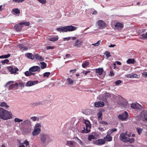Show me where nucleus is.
<instances>
[{
  "label": "nucleus",
  "instance_id": "33",
  "mask_svg": "<svg viewBox=\"0 0 147 147\" xmlns=\"http://www.w3.org/2000/svg\"><path fill=\"white\" fill-rule=\"evenodd\" d=\"M40 67L42 69H44L47 67L46 64L44 62H42L40 63Z\"/></svg>",
  "mask_w": 147,
  "mask_h": 147
},
{
  "label": "nucleus",
  "instance_id": "14",
  "mask_svg": "<svg viewBox=\"0 0 147 147\" xmlns=\"http://www.w3.org/2000/svg\"><path fill=\"white\" fill-rule=\"evenodd\" d=\"M127 134L126 132L125 133H122L120 135V139L121 140L125 142H126L127 141V140L128 138L126 137Z\"/></svg>",
  "mask_w": 147,
  "mask_h": 147
},
{
  "label": "nucleus",
  "instance_id": "61",
  "mask_svg": "<svg viewBox=\"0 0 147 147\" xmlns=\"http://www.w3.org/2000/svg\"><path fill=\"white\" fill-rule=\"evenodd\" d=\"M54 48V47L52 46H47L46 47V49L47 50H49V49H53Z\"/></svg>",
  "mask_w": 147,
  "mask_h": 147
},
{
  "label": "nucleus",
  "instance_id": "49",
  "mask_svg": "<svg viewBox=\"0 0 147 147\" xmlns=\"http://www.w3.org/2000/svg\"><path fill=\"white\" fill-rule=\"evenodd\" d=\"M14 82H15L13 81H9L6 83V84L4 86L5 87H6L8 86V85L10 83H14Z\"/></svg>",
  "mask_w": 147,
  "mask_h": 147
},
{
  "label": "nucleus",
  "instance_id": "25",
  "mask_svg": "<svg viewBox=\"0 0 147 147\" xmlns=\"http://www.w3.org/2000/svg\"><path fill=\"white\" fill-rule=\"evenodd\" d=\"M31 122L28 119H26L24 121L22 122L21 123V124L23 125H29L31 124Z\"/></svg>",
  "mask_w": 147,
  "mask_h": 147
},
{
  "label": "nucleus",
  "instance_id": "38",
  "mask_svg": "<svg viewBox=\"0 0 147 147\" xmlns=\"http://www.w3.org/2000/svg\"><path fill=\"white\" fill-rule=\"evenodd\" d=\"M31 119H32L33 121H38L39 120V118L38 117L33 116L31 117L30 118Z\"/></svg>",
  "mask_w": 147,
  "mask_h": 147
},
{
  "label": "nucleus",
  "instance_id": "13",
  "mask_svg": "<svg viewBox=\"0 0 147 147\" xmlns=\"http://www.w3.org/2000/svg\"><path fill=\"white\" fill-rule=\"evenodd\" d=\"M40 67L38 66H34L30 67L29 69V71H31V72L40 71Z\"/></svg>",
  "mask_w": 147,
  "mask_h": 147
},
{
  "label": "nucleus",
  "instance_id": "48",
  "mask_svg": "<svg viewBox=\"0 0 147 147\" xmlns=\"http://www.w3.org/2000/svg\"><path fill=\"white\" fill-rule=\"evenodd\" d=\"M9 60L7 59H5L1 61V63L3 65L5 64V63H7L9 62Z\"/></svg>",
  "mask_w": 147,
  "mask_h": 147
},
{
  "label": "nucleus",
  "instance_id": "63",
  "mask_svg": "<svg viewBox=\"0 0 147 147\" xmlns=\"http://www.w3.org/2000/svg\"><path fill=\"white\" fill-rule=\"evenodd\" d=\"M77 141L78 142V143H79L81 145H83V143L82 141L80 139H79L78 140H77Z\"/></svg>",
  "mask_w": 147,
  "mask_h": 147
},
{
  "label": "nucleus",
  "instance_id": "19",
  "mask_svg": "<svg viewBox=\"0 0 147 147\" xmlns=\"http://www.w3.org/2000/svg\"><path fill=\"white\" fill-rule=\"evenodd\" d=\"M115 27L118 30H121L123 28V24L122 23L117 22L115 25Z\"/></svg>",
  "mask_w": 147,
  "mask_h": 147
},
{
  "label": "nucleus",
  "instance_id": "5",
  "mask_svg": "<svg viewBox=\"0 0 147 147\" xmlns=\"http://www.w3.org/2000/svg\"><path fill=\"white\" fill-rule=\"evenodd\" d=\"M22 25H25L26 26H28L30 25V23L28 22H22L20 23L16 24L14 26L15 29L17 32L20 31L21 30L22 27Z\"/></svg>",
  "mask_w": 147,
  "mask_h": 147
},
{
  "label": "nucleus",
  "instance_id": "42",
  "mask_svg": "<svg viewBox=\"0 0 147 147\" xmlns=\"http://www.w3.org/2000/svg\"><path fill=\"white\" fill-rule=\"evenodd\" d=\"M101 41L100 40H98L96 43L92 44V45L94 47H97L101 43Z\"/></svg>",
  "mask_w": 147,
  "mask_h": 147
},
{
  "label": "nucleus",
  "instance_id": "11",
  "mask_svg": "<svg viewBox=\"0 0 147 147\" xmlns=\"http://www.w3.org/2000/svg\"><path fill=\"white\" fill-rule=\"evenodd\" d=\"M105 143V141L104 139H102L96 140L94 142V143L97 145H101L104 144Z\"/></svg>",
  "mask_w": 147,
  "mask_h": 147
},
{
  "label": "nucleus",
  "instance_id": "1",
  "mask_svg": "<svg viewBox=\"0 0 147 147\" xmlns=\"http://www.w3.org/2000/svg\"><path fill=\"white\" fill-rule=\"evenodd\" d=\"M12 115L7 111L0 107V118L3 120H7L11 118Z\"/></svg>",
  "mask_w": 147,
  "mask_h": 147
},
{
  "label": "nucleus",
  "instance_id": "62",
  "mask_svg": "<svg viewBox=\"0 0 147 147\" xmlns=\"http://www.w3.org/2000/svg\"><path fill=\"white\" fill-rule=\"evenodd\" d=\"M71 37H68L66 38H63V40L64 41H68L70 39Z\"/></svg>",
  "mask_w": 147,
  "mask_h": 147
},
{
  "label": "nucleus",
  "instance_id": "57",
  "mask_svg": "<svg viewBox=\"0 0 147 147\" xmlns=\"http://www.w3.org/2000/svg\"><path fill=\"white\" fill-rule=\"evenodd\" d=\"M114 75V74L113 72V71H110V74H109V76H113Z\"/></svg>",
  "mask_w": 147,
  "mask_h": 147
},
{
  "label": "nucleus",
  "instance_id": "47",
  "mask_svg": "<svg viewBox=\"0 0 147 147\" xmlns=\"http://www.w3.org/2000/svg\"><path fill=\"white\" fill-rule=\"evenodd\" d=\"M90 110L89 109H87L84 111H83V113L84 114L88 115L90 114L91 112L90 111Z\"/></svg>",
  "mask_w": 147,
  "mask_h": 147
},
{
  "label": "nucleus",
  "instance_id": "10",
  "mask_svg": "<svg viewBox=\"0 0 147 147\" xmlns=\"http://www.w3.org/2000/svg\"><path fill=\"white\" fill-rule=\"evenodd\" d=\"M7 69L11 74H14L16 73L17 71H18L19 70V69L15 67H12L11 66L8 67Z\"/></svg>",
  "mask_w": 147,
  "mask_h": 147
},
{
  "label": "nucleus",
  "instance_id": "32",
  "mask_svg": "<svg viewBox=\"0 0 147 147\" xmlns=\"http://www.w3.org/2000/svg\"><path fill=\"white\" fill-rule=\"evenodd\" d=\"M58 36H56L49 38V40L51 41H55L58 40Z\"/></svg>",
  "mask_w": 147,
  "mask_h": 147
},
{
  "label": "nucleus",
  "instance_id": "53",
  "mask_svg": "<svg viewBox=\"0 0 147 147\" xmlns=\"http://www.w3.org/2000/svg\"><path fill=\"white\" fill-rule=\"evenodd\" d=\"M42 102L41 101H38L36 102V103H34L35 106H38L40 105H42Z\"/></svg>",
  "mask_w": 147,
  "mask_h": 147
},
{
  "label": "nucleus",
  "instance_id": "46",
  "mask_svg": "<svg viewBox=\"0 0 147 147\" xmlns=\"http://www.w3.org/2000/svg\"><path fill=\"white\" fill-rule=\"evenodd\" d=\"M132 78H139V76L136 74L132 73Z\"/></svg>",
  "mask_w": 147,
  "mask_h": 147
},
{
  "label": "nucleus",
  "instance_id": "28",
  "mask_svg": "<svg viewBox=\"0 0 147 147\" xmlns=\"http://www.w3.org/2000/svg\"><path fill=\"white\" fill-rule=\"evenodd\" d=\"M117 129L116 128H113L109 129L108 131L107 132V135H111L114 132L116 131Z\"/></svg>",
  "mask_w": 147,
  "mask_h": 147
},
{
  "label": "nucleus",
  "instance_id": "58",
  "mask_svg": "<svg viewBox=\"0 0 147 147\" xmlns=\"http://www.w3.org/2000/svg\"><path fill=\"white\" fill-rule=\"evenodd\" d=\"M121 83V80H118L116 81L115 83V84L117 85Z\"/></svg>",
  "mask_w": 147,
  "mask_h": 147
},
{
  "label": "nucleus",
  "instance_id": "29",
  "mask_svg": "<svg viewBox=\"0 0 147 147\" xmlns=\"http://www.w3.org/2000/svg\"><path fill=\"white\" fill-rule=\"evenodd\" d=\"M19 47L20 49L23 51H26L28 49V48L26 46H24L22 44L18 46Z\"/></svg>",
  "mask_w": 147,
  "mask_h": 147
},
{
  "label": "nucleus",
  "instance_id": "7",
  "mask_svg": "<svg viewBox=\"0 0 147 147\" xmlns=\"http://www.w3.org/2000/svg\"><path fill=\"white\" fill-rule=\"evenodd\" d=\"M137 117L140 119L144 121H147V111H144L141 113L140 115L138 116Z\"/></svg>",
  "mask_w": 147,
  "mask_h": 147
},
{
  "label": "nucleus",
  "instance_id": "54",
  "mask_svg": "<svg viewBox=\"0 0 147 147\" xmlns=\"http://www.w3.org/2000/svg\"><path fill=\"white\" fill-rule=\"evenodd\" d=\"M13 1L16 3H22L25 0H12Z\"/></svg>",
  "mask_w": 147,
  "mask_h": 147
},
{
  "label": "nucleus",
  "instance_id": "27",
  "mask_svg": "<svg viewBox=\"0 0 147 147\" xmlns=\"http://www.w3.org/2000/svg\"><path fill=\"white\" fill-rule=\"evenodd\" d=\"M25 75L27 76H34L35 75V73L31 71H27L24 72Z\"/></svg>",
  "mask_w": 147,
  "mask_h": 147
},
{
  "label": "nucleus",
  "instance_id": "44",
  "mask_svg": "<svg viewBox=\"0 0 147 147\" xmlns=\"http://www.w3.org/2000/svg\"><path fill=\"white\" fill-rule=\"evenodd\" d=\"M95 138V136L92 135L89 136L88 137V140L89 141H91L92 139H94Z\"/></svg>",
  "mask_w": 147,
  "mask_h": 147
},
{
  "label": "nucleus",
  "instance_id": "37",
  "mask_svg": "<svg viewBox=\"0 0 147 147\" xmlns=\"http://www.w3.org/2000/svg\"><path fill=\"white\" fill-rule=\"evenodd\" d=\"M105 55L107 59H108L109 57L111 56V55L110 54V53L108 51H106L105 53Z\"/></svg>",
  "mask_w": 147,
  "mask_h": 147
},
{
  "label": "nucleus",
  "instance_id": "20",
  "mask_svg": "<svg viewBox=\"0 0 147 147\" xmlns=\"http://www.w3.org/2000/svg\"><path fill=\"white\" fill-rule=\"evenodd\" d=\"M75 142L73 141H66V145L70 147H74L75 145Z\"/></svg>",
  "mask_w": 147,
  "mask_h": 147
},
{
  "label": "nucleus",
  "instance_id": "6",
  "mask_svg": "<svg viewBox=\"0 0 147 147\" xmlns=\"http://www.w3.org/2000/svg\"><path fill=\"white\" fill-rule=\"evenodd\" d=\"M41 127V124L38 123L35 124L32 132V134L34 136H36L39 134L41 131L40 128Z\"/></svg>",
  "mask_w": 147,
  "mask_h": 147
},
{
  "label": "nucleus",
  "instance_id": "12",
  "mask_svg": "<svg viewBox=\"0 0 147 147\" xmlns=\"http://www.w3.org/2000/svg\"><path fill=\"white\" fill-rule=\"evenodd\" d=\"M118 118L122 120L126 119L128 117V113L126 111H125L123 113L118 115Z\"/></svg>",
  "mask_w": 147,
  "mask_h": 147
},
{
  "label": "nucleus",
  "instance_id": "52",
  "mask_svg": "<svg viewBox=\"0 0 147 147\" xmlns=\"http://www.w3.org/2000/svg\"><path fill=\"white\" fill-rule=\"evenodd\" d=\"M142 129L140 128H137V131L139 134H140L142 132Z\"/></svg>",
  "mask_w": 147,
  "mask_h": 147
},
{
  "label": "nucleus",
  "instance_id": "60",
  "mask_svg": "<svg viewBox=\"0 0 147 147\" xmlns=\"http://www.w3.org/2000/svg\"><path fill=\"white\" fill-rule=\"evenodd\" d=\"M143 76L146 77L147 78V72H144L142 73Z\"/></svg>",
  "mask_w": 147,
  "mask_h": 147
},
{
  "label": "nucleus",
  "instance_id": "43",
  "mask_svg": "<svg viewBox=\"0 0 147 147\" xmlns=\"http://www.w3.org/2000/svg\"><path fill=\"white\" fill-rule=\"evenodd\" d=\"M89 65V63L87 61H85L82 64V67L83 68H85L87 66Z\"/></svg>",
  "mask_w": 147,
  "mask_h": 147
},
{
  "label": "nucleus",
  "instance_id": "17",
  "mask_svg": "<svg viewBox=\"0 0 147 147\" xmlns=\"http://www.w3.org/2000/svg\"><path fill=\"white\" fill-rule=\"evenodd\" d=\"M66 81L67 84L68 85H74L76 83L75 80H73L69 78H68L67 79Z\"/></svg>",
  "mask_w": 147,
  "mask_h": 147
},
{
  "label": "nucleus",
  "instance_id": "39",
  "mask_svg": "<svg viewBox=\"0 0 147 147\" xmlns=\"http://www.w3.org/2000/svg\"><path fill=\"white\" fill-rule=\"evenodd\" d=\"M134 138H128V139L127 140V141L126 142H129L130 143H133L134 141Z\"/></svg>",
  "mask_w": 147,
  "mask_h": 147
},
{
  "label": "nucleus",
  "instance_id": "4",
  "mask_svg": "<svg viewBox=\"0 0 147 147\" xmlns=\"http://www.w3.org/2000/svg\"><path fill=\"white\" fill-rule=\"evenodd\" d=\"M40 140L41 144H48L49 142V136L46 134H41L40 135Z\"/></svg>",
  "mask_w": 147,
  "mask_h": 147
},
{
  "label": "nucleus",
  "instance_id": "45",
  "mask_svg": "<svg viewBox=\"0 0 147 147\" xmlns=\"http://www.w3.org/2000/svg\"><path fill=\"white\" fill-rule=\"evenodd\" d=\"M141 37V38L142 39H145L147 38V32L146 34H142Z\"/></svg>",
  "mask_w": 147,
  "mask_h": 147
},
{
  "label": "nucleus",
  "instance_id": "34",
  "mask_svg": "<svg viewBox=\"0 0 147 147\" xmlns=\"http://www.w3.org/2000/svg\"><path fill=\"white\" fill-rule=\"evenodd\" d=\"M102 113L101 111H100L98 113L97 116L99 121L100 120H101L102 119Z\"/></svg>",
  "mask_w": 147,
  "mask_h": 147
},
{
  "label": "nucleus",
  "instance_id": "16",
  "mask_svg": "<svg viewBox=\"0 0 147 147\" xmlns=\"http://www.w3.org/2000/svg\"><path fill=\"white\" fill-rule=\"evenodd\" d=\"M38 83V81L37 80L28 82L26 84V86H31L37 84Z\"/></svg>",
  "mask_w": 147,
  "mask_h": 147
},
{
  "label": "nucleus",
  "instance_id": "64",
  "mask_svg": "<svg viewBox=\"0 0 147 147\" xmlns=\"http://www.w3.org/2000/svg\"><path fill=\"white\" fill-rule=\"evenodd\" d=\"M98 129L99 130L101 131H102L106 129L105 128L104 129L103 128H102L101 127H99L98 128Z\"/></svg>",
  "mask_w": 147,
  "mask_h": 147
},
{
  "label": "nucleus",
  "instance_id": "31",
  "mask_svg": "<svg viewBox=\"0 0 147 147\" xmlns=\"http://www.w3.org/2000/svg\"><path fill=\"white\" fill-rule=\"evenodd\" d=\"M135 61L133 59H129L127 61V63L128 64L134 63Z\"/></svg>",
  "mask_w": 147,
  "mask_h": 147
},
{
  "label": "nucleus",
  "instance_id": "30",
  "mask_svg": "<svg viewBox=\"0 0 147 147\" xmlns=\"http://www.w3.org/2000/svg\"><path fill=\"white\" fill-rule=\"evenodd\" d=\"M0 106L1 107H4L6 108L9 107V106L7 105V103L4 102H2L0 103Z\"/></svg>",
  "mask_w": 147,
  "mask_h": 147
},
{
  "label": "nucleus",
  "instance_id": "51",
  "mask_svg": "<svg viewBox=\"0 0 147 147\" xmlns=\"http://www.w3.org/2000/svg\"><path fill=\"white\" fill-rule=\"evenodd\" d=\"M23 143L25 144L26 146L29 145V142L27 140H25Z\"/></svg>",
  "mask_w": 147,
  "mask_h": 147
},
{
  "label": "nucleus",
  "instance_id": "23",
  "mask_svg": "<svg viewBox=\"0 0 147 147\" xmlns=\"http://www.w3.org/2000/svg\"><path fill=\"white\" fill-rule=\"evenodd\" d=\"M96 72L97 73L99 76H101L102 74V73L103 71V68H99L96 69H95Z\"/></svg>",
  "mask_w": 147,
  "mask_h": 147
},
{
  "label": "nucleus",
  "instance_id": "35",
  "mask_svg": "<svg viewBox=\"0 0 147 147\" xmlns=\"http://www.w3.org/2000/svg\"><path fill=\"white\" fill-rule=\"evenodd\" d=\"M13 11L16 14H19L20 13V9L18 8H15L13 9Z\"/></svg>",
  "mask_w": 147,
  "mask_h": 147
},
{
  "label": "nucleus",
  "instance_id": "40",
  "mask_svg": "<svg viewBox=\"0 0 147 147\" xmlns=\"http://www.w3.org/2000/svg\"><path fill=\"white\" fill-rule=\"evenodd\" d=\"M99 122L101 124L104 125V126L108 125V124L107 122L105 121H99Z\"/></svg>",
  "mask_w": 147,
  "mask_h": 147
},
{
  "label": "nucleus",
  "instance_id": "36",
  "mask_svg": "<svg viewBox=\"0 0 147 147\" xmlns=\"http://www.w3.org/2000/svg\"><path fill=\"white\" fill-rule=\"evenodd\" d=\"M10 56V54H8L7 55H4L0 56V59L7 58L9 57Z\"/></svg>",
  "mask_w": 147,
  "mask_h": 147
},
{
  "label": "nucleus",
  "instance_id": "9",
  "mask_svg": "<svg viewBox=\"0 0 147 147\" xmlns=\"http://www.w3.org/2000/svg\"><path fill=\"white\" fill-rule=\"evenodd\" d=\"M131 107L133 109H142V107L141 105L138 103H133L130 104Z\"/></svg>",
  "mask_w": 147,
  "mask_h": 147
},
{
  "label": "nucleus",
  "instance_id": "59",
  "mask_svg": "<svg viewBox=\"0 0 147 147\" xmlns=\"http://www.w3.org/2000/svg\"><path fill=\"white\" fill-rule=\"evenodd\" d=\"M18 86H20V87H24V84L22 82H20L19 83H18Z\"/></svg>",
  "mask_w": 147,
  "mask_h": 147
},
{
  "label": "nucleus",
  "instance_id": "8",
  "mask_svg": "<svg viewBox=\"0 0 147 147\" xmlns=\"http://www.w3.org/2000/svg\"><path fill=\"white\" fill-rule=\"evenodd\" d=\"M96 24L99 28L101 29L104 28L105 27L106 24L105 22L102 20H99L96 23Z\"/></svg>",
  "mask_w": 147,
  "mask_h": 147
},
{
  "label": "nucleus",
  "instance_id": "15",
  "mask_svg": "<svg viewBox=\"0 0 147 147\" xmlns=\"http://www.w3.org/2000/svg\"><path fill=\"white\" fill-rule=\"evenodd\" d=\"M83 43V41L80 39H76L74 43V46L77 47H80Z\"/></svg>",
  "mask_w": 147,
  "mask_h": 147
},
{
  "label": "nucleus",
  "instance_id": "56",
  "mask_svg": "<svg viewBox=\"0 0 147 147\" xmlns=\"http://www.w3.org/2000/svg\"><path fill=\"white\" fill-rule=\"evenodd\" d=\"M132 73L125 75V77L128 78H132Z\"/></svg>",
  "mask_w": 147,
  "mask_h": 147
},
{
  "label": "nucleus",
  "instance_id": "26",
  "mask_svg": "<svg viewBox=\"0 0 147 147\" xmlns=\"http://www.w3.org/2000/svg\"><path fill=\"white\" fill-rule=\"evenodd\" d=\"M25 55L29 58L31 59H33L34 58V56L32 53H28L25 54Z\"/></svg>",
  "mask_w": 147,
  "mask_h": 147
},
{
  "label": "nucleus",
  "instance_id": "41",
  "mask_svg": "<svg viewBox=\"0 0 147 147\" xmlns=\"http://www.w3.org/2000/svg\"><path fill=\"white\" fill-rule=\"evenodd\" d=\"M14 121L15 122L20 123L23 121V120L19 119L18 118H15L14 119Z\"/></svg>",
  "mask_w": 147,
  "mask_h": 147
},
{
  "label": "nucleus",
  "instance_id": "18",
  "mask_svg": "<svg viewBox=\"0 0 147 147\" xmlns=\"http://www.w3.org/2000/svg\"><path fill=\"white\" fill-rule=\"evenodd\" d=\"M104 105V103L103 102L99 101L94 103V106L96 107H103Z\"/></svg>",
  "mask_w": 147,
  "mask_h": 147
},
{
  "label": "nucleus",
  "instance_id": "24",
  "mask_svg": "<svg viewBox=\"0 0 147 147\" xmlns=\"http://www.w3.org/2000/svg\"><path fill=\"white\" fill-rule=\"evenodd\" d=\"M112 137L110 136V135H107L104 138V140L106 141H108L110 142L112 140Z\"/></svg>",
  "mask_w": 147,
  "mask_h": 147
},
{
  "label": "nucleus",
  "instance_id": "50",
  "mask_svg": "<svg viewBox=\"0 0 147 147\" xmlns=\"http://www.w3.org/2000/svg\"><path fill=\"white\" fill-rule=\"evenodd\" d=\"M50 74V73L49 72H46L45 73L43 74L44 77H48Z\"/></svg>",
  "mask_w": 147,
  "mask_h": 147
},
{
  "label": "nucleus",
  "instance_id": "22",
  "mask_svg": "<svg viewBox=\"0 0 147 147\" xmlns=\"http://www.w3.org/2000/svg\"><path fill=\"white\" fill-rule=\"evenodd\" d=\"M34 58L36 60H38L40 61H43L44 60V58L38 54H36L34 55Z\"/></svg>",
  "mask_w": 147,
  "mask_h": 147
},
{
  "label": "nucleus",
  "instance_id": "55",
  "mask_svg": "<svg viewBox=\"0 0 147 147\" xmlns=\"http://www.w3.org/2000/svg\"><path fill=\"white\" fill-rule=\"evenodd\" d=\"M38 1L42 4H45L46 3V0H38Z\"/></svg>",
  "mask_w": 147,
  "mask_h": 147
},
{
  "label": "nucleus",
  "instance_id": "2",
  "mask_svg": "<svg viewBox=\"0 0 147 147\" xmlns=\"http://www.w3.org/2000/svg\"><path fill=\"white\" fill-rule=\"evenodd\" d=\"M77 27L71 25L66 26H61L57 28L56 30L59 32H72L76 30Z\"/></svg>",
  "mask_w": 147,
  "mask_h": 147
},
{
  "label": "nucleus",
  "instance_id": "3",
  "mask_svg": "<svg viewBox=\"0 0 147 147\" xmlns=\"http://www.w3.org/2000/svg\"><path fill=\"white\" fill-rule=\"evenodd\" d=\"M82 123L83 126L85 125L83 127V129L81 131L82 133H87L89 132L91 127V125L89 121L88 120L83 119Z\"/></svg>",
  "mask_w": 147,
  "mask_h": 147
},
{
  "label": "nucleus",
  "instance_id": "21",
  "mask_svg": "<svg viewBox=\"0 0 147 147\" xmlns=\"http://www.w3.org/2000/svg\"><path fill=\"white\" fill-rule=\"evenodd\" d=\"M13 89H18L17 82L15 83V84H12L10 86L9 88V90H10Z\"/></svg>",
  "mask_w": 147,
  "mask_h": 147
}]
</instances>
